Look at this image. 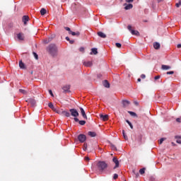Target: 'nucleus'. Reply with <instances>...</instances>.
<instances>
[{
  "instance_id": "f257e3e1",
  "label": "nucleus",
  "mask_w": 181,
  "mask_h": 181,
  "mask_svg": "<svg viewBox=\"0 0 181 181\" xmlns=\"http://www.w3.org/2000/svg\"><path fill=\"white\" fill-rule=\"evenodd\" d=\"M108 168V164L104 161H99L96 163V166L95 167V169L99 170L100 173H103L106 168Z\"/></svg>"
},
{
  "instance_id": "f03ea898",
  "label": "nucleus",
  "mask_w": 181,
  "mask_h": 181,
  "mask_svg": "<svg viewBox=\"0 0 181 181\" xmlns=\"http://www.w3.org/2000/svg\"><path fill=\"white\" fill-rule=\"evenodd\" d=\"M47 50L52 56H56V54H57V47L54 44H50L47 47Z\"/></svg>"
},
{
  "instance_id": "7ed1b4c3",
  "label": "nucleus",
  "mask_w": 181,
  "mask_h": 181,
  "mask_svg": "<svg viewBox=\"0 0 181 181\" xmlns=\"http://www.w3.org/2000/svg\"><path fill=\"white\" fill-rule=\"evenodd\" d=\"M128 30L132 33V35L134 36H139V32L138 30H135L132 29V26L128 25L127 26Z\"/></svg>"
},
{
  "instance_id": "20e7f679",
  "label": "nucleus",
  "mask_w": 181,
  "mask_h": 181,
  "mask_svg": "<svg viewBox=\"0 0 181 181\" xmlns=\"http://www.w3.org/2000/svg\"><path fill=\"white\" fill-rule=\"evenodd\" d=\"M64 29L69 32V35H72V36H80V32H73L69 27H64Z\"/></svg>"
},
{
  "instance_id": "39448f33",
  "label": "nucleus",
  "mask_w": 181,
  "mask_h": 181,
  "mask_svg": "<svg viewBox=\"0 0 181 181\" xmlns=\"http://www.w3.org/2000/svg\"><path fill=\"white\" fill-rule=\"evenodd\" d=\"M69 112L71 115V117H78L79 114H78V111H77V110L76 109H70L69 110Z\"/></svg>"
},
{
  "instance_id": "423d86ee",
  "label": "nucleus",
  "mask_w": 181,
  "mask_h": 181,
  "mask_svg": "<svg viewBox=\"0 0 181 181\" xmlns=\"http://www.w3.org/2000/svg\"><path fill=\"white\" fill-rule=\"evenodd\" d=\"M78 139L79 142H81L82 144L83 142H86V135H84V134H79L78 136Z\"/></svg>"
},
{
  "instance_id": "0eeeda50",
  "label": "nucleus",
  "mask_w": 181,
  "mask_h": 181,
  "mask_svg": "<svg viewBox=\"0 0 181 181\" xmlns=\"http://www.w3.org/2000/svg\"><path fill=\"white\" fill-rule=\"evenodd\" d=\"M17 38L18 40H25V35H23L22 33H20L17 34Z\"/></svg>"
},
{
  "instance_id": "6e6552de",
  "label": "nucleus",
  "mask_w": 181,
  "mask_h": 181,
  "mask_svg": "<svg viewBox=\"0 0 181 181\" xmlns=\"http://www.w3.org/2000/svg\"><path fill=\"white\" fill-rule=\"evenodd\" d=\"M124 9L126 11H128L129 9H132V8H134V6L131 4H124Z\"/></svg>"
},
{
  "instance_id": "1a4fd4ad",
  "label": "nucleus",
  "mask_w": 181,
  "mask_h": 181,
  "mask_svg": "<svg viewBox=\"0 0 181 181\" xmlns=\"http://www.w3.org/2000/svg\"><path fill=\"white\" fill-rule=\"evenodd\" d=\"M81 113L85 119H87V115L86 114V111H84V109L83 107H80Z\"/></svg>"
},
{
  "instance_id": "9d476101",
  "label": "nucleus",
  "mask_w": 181,
  "mask_h": 181,
  "mask_svg": "<svg viewBox=\"0 0 181 181\" xmlns=\"http://www.w3.org/2000/svg\"><path fill=\"white\" fill-rule=\"evenodd\" d=\"M114 163H115V166L114 168V169H116V168H119V161H118V159H117V158H113L112 159Z\"/></svg>"
},
{
  "instance_id": "9b49d317",
  "label": "nucleus",
  "mask_w": 181,
  "mask_h": 181,
  "mask_svg": "<svg viewBox=\"0 0 181 181\" xmlns=\"http://www.w3.org/2000/svg\"><path fill=\"white\" fill-rule=\"evenodd\" d=\"M100 118L102 121H107L108 119V115H100Z\"/></svg>"
},
{
  "instance_id": "f8f14e48",
  "label": "nucleus",
  "mask_w": 181,
  "mask_h": 181,
  "mask_svg": "<svg viewBox=\"0 0 181 181\" xmlns=\"http://www.w3.org/2000/svg\"><path fill=\"white\" fill-rule=\"evenodd\" d=\"M23 22L24 25H26V23H27L28 22H29V16H24L23 17Z\"/></svg>"
},
{
  "instance_id": "ddd939ff",
  "label": "nucleus",
  "mask_w": 181,
  "mask_h": 181,
  "mask_svg": "<svg viewBox=\"0 0 181 181\" xmlns=\"http://www.w3.org/2000/svg\"><path fill=\"white\" fill-rule=\"evenodd\" d=\"M83 65H85L86 67H91V66H93V62L90 61L84 62Z\"/></svg>"
},
{
  "instance_id": "4468645a",
  "label": "nucleus",
  "mask_w": 181,
  "mask_h": 181,
  "mask_svg": "<svg viewBox=\"0 0 181 181\" xmlns=\"http://www.w3.org/2000/svg\"><path fill=\"white\" fill-rule=\"evenodd\" d=\"M62 90L64 91V93H69L70 90V86L69 85H66L62 88Z\"/></svg>"
},
{
  "instance_id": "2eb2a0df",
  "label": "nucleus",
  "mask_w": 181,
  "mask_h": 181,
  "mask_svg": "<svg viewBox=\"0 0 181 181\" xmlns=\"http://www.w3.org/2000/svg\"><path fill=\"white\" fill-rule=\"evenodd\" d=\"M98 35L100 37H102L103 39H105V37H107V35L104 33H103V32H98Z\"/></svg>"
},
{
  "instance_id": "dca6fc26",
  "label": "nucleus",
  "mask_w": 181,
  "mask_h": 181,
  "mask_svg": "<svg viewBox=\"0 0 181 181\" xmlns=\"http://www.w3.org/2000/svg\"><path fill=\"white\" fill-rule=\"evenodd\" d=\"M52 40H53V37H49L48 39L44 40V43H45V45H47V43L52 42Z\"/></svg>"
},
{
  "instance_id": "f3484780",
  "label": "nucleus",
  "mask_w": 181,
  "mask_h": 181,
  "mask_svg": "<svg viewBox=\"0 0 181 181\" xmlns=\"http://www.w3.org/2000/svg\"><path fill=\"white\" fill-rule=\"evenodd\" d=\"M153 47L154 49H156V50H158V49L160 48V44H159V42H155L153 44Z\"/></svg>"
},
{
  "instance_id": "a211bd4d",
  "label": "nucleus",
  "mask_w": 181,
  "mask_h": 181,
  "mask_svg": "<svg viewBox=\"0 0 181 181\" xmlns=\"http://www.w3.org/2000/svg\"><path fill=\"white\" fill-rule=\"evenodd\" d=\"M98 51L97 50V48H92L90 54H98Z\"/></svg>"
},
{
  "instance_id": "6ab92c4d",
  "label": "nucleus",
  "mask_w": 181,
  "mask_h": 181,
  "mask_svg": "<svg viewBox=\"0 0 181 181\" xmlns=\"http://www.w3.org/2000/svg\"><path fill=\"white\" fill-rule=\"evenodd\" d=\"M62 114L63 115H65V117H70V115H71V113L66 110L62 111Z\"/></svg>"
},
{
  "instance_id": "aec40b11",
  "label": "nucleus",
  "mask_w": 181,
  "mask_h": 181,
  "mask_svg": "<svg viewBox=\"0 0 181 181\" xmlns=\"http://www.w3.org/2000/svg\"><path fill=\"white\" fill-rule=\"evenodd\" d=\"M103 86L106 88H110V83H108V81H104Z\"/></svg>"
},
{
  "instance_id": "412c9836",
  "label": "nucleus",
  "mask_w": 181,
  "mask_h": 181,
  "mask_svg": "<svg viewBox=\"0 0 181 181\" xmlns=\"http://www.w3.org/2000/svg\"><path fill=\"white\" fill-rule=\"evenodd\" d=\"M123 107H128L129 105V101L128 100H122Z\"/></svg>"
},
{
  "instance_id": "4be33fe9",
  "label": "nucleus",
  "mask_w": 181,
  "mask_h": 181,
  "mask_svg": "<svg viewBox=\"0 0 181 181\" xmlns=\"http://www.w3.org/2000/svg\"><path fill=\"white\" fill-rule=\"evenodd\" d=\"M48 107L51 108L52 111H56V108L54 107V105H53V103H49Z\"/></svg>"
},
{
  "instance_id": "5701e85b",
  "label": "nucleus",
  "mask_w": 181,
  "mask_h": 181,
  "mask_svg": "<svg viewBox=\"0 0 181 181\" xmlns=\"http://www.w3.org/2000/svg\"><path fill=\"white\" fill-rule=\"evenodd\" d=\"M163 70H170V66L168 65H162Z\"/></svg>"
},
{
  "instance_id": "b1692460",
  "label": "nucleus",
  "mask_w": 181,
  "mask_h": 181,
  "mask_svg": "<svg viewBox=\"0 0 181 181\" xmlns=\"http://www.w3.org/2000/svg\"><path fill=\"white\" fill-rule=\"evenodd\" d=\"M88 135H89V136H91L92 138H94V136H95V135L97 134L94 132H88Z\"/></svg>"
},
{
  "instance_id": "393cba45",
  "label": "nucleus",
  "mask_w": 181,
  "mask_h": 181,
  "mask_svg": "<svg viewBox=\"0 0 181 181\" xmlns=\"http://www.w3.org/2000/svg\"><path fill=\"white\" fill-rule=\"evenodd\" d=\"M19 67H20V69H25V64H23V62H22V61L19 62Z\"/></svg>"
},
{
  "instance_id": "a878e982",
  "label": "nucleus",
  "mask_w": 181,
  "mask_h": 181,
  "mask_svg": "<svg viewBox=\"0 0 181 181\" xmlns=\"http://www.w3.org/2000/svg\"><path fill=\"white\" fill-rule=\"evenodd\" d=\"M122 135H123L124 139L126 141H128V136H127V134H125V131L124 130L122 131Z\"/></svg>"
},
{
  "instance_id": "bb28decb",
  "label": "nucleus",
  "mask_w": 181,
  "mask_h": 181,
  "mask_svg": "<svg viewBox=\"0 0 181 181\" xmlns=\"http://www.w3.org/2000/svg\"><path fill=\"white\" fill-rule=\"evenodd\" d=\"M126 122L128 124V125H129L131 129H134V126L132 125V123L129 122V120H126Z\"/></svg>"
},
{
  "instance_id": "cd10ccee",
  "label": "nucleus",
  "mask_w": 181,
  "mask_h": 181,
  "mask_svg": "<svg viewBox=\"0 0 181 181\" xmlns=\"http://www.w3.org/2000/svg\"><path fill=\"white\" fill-rule=\"evenodd\" d=\"M47 11L45 8H42V9L40 10V13H41L42 16L46 15V13H47Z\"/></svg>"
},
{
  "instance_id": "c85d7f7f",
  "label": "nucleus",
  "mask_w": 181,
  "mask_h": 181,
  "mask_svg": "<svg viewBox=\"0 0 181 181\" xmlns=\"http://www.w3.org/2000/svg\"><path fill=\"white\" fill-rule=\"evenodd\" d=\"M19 91H20V93H21L22 94H24L25 95H26V94H28V92L23 89H20Z\"/></svg>"
},
{
  "instance_id": "c756f323",
  "label": "nucleus",
  "mask_w": 181,
  "mask_h": 181,
  "mask_svg": "<svg viewBox=\"0 0 181 181\" xmlns=\"http://www.w3.org/2000/svg\"><path fill=\"white\" fill-rule=\"evenodd\" d=\"M33 54L35 60H37L39 59V57L36 52H33Z\"/></svg>"
},
{
  "instance_id": "7c9ffc66",
  "label": "nucleus",
  "mask_w": 181,
  "mask_h": 181,
  "mask_svg": "<svg viewBox=\"0 0 181 181\" xmlns=\"http://www.w3.org/2000/svg\"><path fill=\"white\" fill-rule=\"evenodd\" d=\"M129 114H130L132 117H136V113L134 112L129 111Z\"/></svg>"
},
{
  "instance_id": "2f4dec72",
  "label": "nucleus",
  "mask_w": 181,
  "mask_h": 181,
  "mask_svg": "<svg viewBox=\"0 0 181 181\" xmlns=\"http://www.w3.org/2000/svg\"><path fill=\"white\" fill-rule=\"evenodd\" d=\"M78 122L80 125H86V121L84 120H79Z\"/></svg>"
},
{
  "instance_id": "473e14b6",
  "label": "nucleus",
  "mask_w": 181,
  "mask_h": 181,
  "mask_svg": "<svg viewBox=\"0 0 181 181\" xmlns=\"http://www.w3.org/2000/svg\"><path fill=\"white\" fill-rule=\"evenodd\" d=\"M139 173H140L141 175H144V173H145V168H141V169H140Z\"/></svg>"
},
{
  "instance_id": "72a5a7b5",
  "label": "nucleus",
  "mask_w": 181,
  "mask_h": 181,
  "mask_svg": "<svg viewBox=\"0 0 181 181\" xmlns=\"http://www.w3.org/2000/svg\"><path fill=\"white\" fill-rule=\"evenodd\" d=\"M111 148H112V151H117V147H115V146L114 144H111Z\"/></svg>"
},
{
  "instance_id": "f704fd0d",
  "label": "nucleus",
  "mask_w": 181,
  "mask_h": 181,
  "mask_svg": "<svg viewBox=\"0 0 181 181\" xmlns=\"http://www.w3.org/2000/svg\"><path fill=\"white\" fill-rule=\"evenodd\" d=\"M163 141H165V139L163 138L160 139L158 144H160V145H162V144H163Z\"/></svg>"
},
{
  "instance_id": "c9c22d12",
  "label": "nucleus",
  "mask_w": 181,
  "mask_h": 181,
  "mask_svg": "<svg viewBox=\"0 0 181 181\" xmlns=\"http://www.w3.org/2000/svg\"><path fill=\"white\" fill-rule=\"evenodd\" d=\"M115 46H116V47L119 48V47H121L122 45H121V43H119V42H117V43L115 44Z\"/></svg>"
},
{
  "instance_id": "e433bc0d",
  "label": "nucleus",
  "mask_w": 181,
  "mask_h": 181,
  "mask_svg": "<svg viewBox=\"0 0 181 181\" xmlns=\"http://www.w3.org/2000/svg\"><path fill=\"white\" fill-rule=\"evenodd\" d=\"M74 119L75 121V122H79L80 120L78 119V118H77V117H74Z\"/></svg>"
},
{
  "instance_id": "4c0bfd02",
  "label": "nucleus",
  "mask_w": 181,
  "mask_h": 181,
  "mask_svg": "<svg viewBox=\"0 0 181 181\" xmlns=\"http://www.w3.org/2000/svg\"><path fill=\"white\" fill-rule=\"evenodd\" d=\"M55 112H57V114H62V111L57 110V109H55V110H54Z\"/></svg>"
},
{
  "instance_id": "58836bf2",
  "label": "nucleus",
  "mask_w": 181,
  "mask_h": 181,
  "mask_svg": "<svg viewBox=\"0 0 181 181\" xmlns=\"http://www.w3.org/2000/svg\"><path fill=\"white\" fill-rule=\"evenodd\" d=\"M180 5H181V1H179L178 3H177L175 4V6H177V8H179V6H180Z\"/></svg>"
},
{
  "instance_id": "ea45409f",
  "label": "nucleus",
  "mask_w": 181,
  "mask_h": 181,
  "mask_svg": "<svg viewBox=\"0 0 181 181\" xmlns=\"http://www.w3.org/2000/svg\"><path fill=\"white\" fill-rule=\"evenodd\" d=\"M49 93L50 95H52V97H54V95L53 94V92L52 91V90H49Z\"/></svg>"
},
{
  "instance_id": "a19ab883",
  "label": "nucleus",
  "mask_w": 181,
  "mask_h": 181,
  "mask_svg": "<svg viewBox=\"0 0 181 181\" xmlns=\"http://www.w3.org/2000/svg\"><path fill=\"white\" fill-rule=\"evenodd\" d=\"M79 51L81 52L82 53L84 52V47H80Z\"/></svg>"
},
{
  "instance_id": "79ce46f5",
  "label": "nucleus",
  "mask_w": 181,
  "mask_h": 181,
  "mask_svg": "<svg viewBox=\"0 0 181 181\" xmlns=\"http://www.w3.org/2000/svg\"><path fill=\"white\" fill-rule=\"evenodd\" d=\"M113 179H118V175L117 174H114V176H113Z\"/></svg>"
},
{
  "instance_id": "37998d69",
  "label": "nucleus",
  "mask_w": 181,
  "mask_h": 181,
  "mask_svg": "<svg viewBox=\"0 0 181 181\" xmlns=\"http://www.w3.org/2000/svg\"><path fill=\"white\" fill-rule=\"evenodd\" d=\"M174 71H168L167 74H174Z\"/></svg>"
},
{
  "instance_id": "c03bdc74",
  "label": "nucleus",
  "mask_w": 181,
  "mask_h": 181,
  "mask_svg": "<svg viewBox=\"0 0 181 181\" xmlns=\"http://www.w3.org/2000/svg\"><path fill=\"white\" fill-rule=\"evenodd\" d=\"M155 80H159V78H160V76H155Z\"/></svg>"
},
{
  "instance_id": "a18cd8bd",
  "label": "nucleus",
  "mask_w": 181,
  "mask_h": 181,
  "mask_svg": "<svg viewBox=\"0 0 181 181\" xmlns=\"http://www.w3.org/2000/svg\"><path fill=\"white\" fill-rule=\"evenodd\" d=\"M175 139H181V136H175Z\"/></svg>"
},
{
  "instance_id": "49530a36",
  "label": "nucleus",
  "mask_w": 181,
  "mask_h": 181,
  "mask_svg": "<svg viewBox=\"0 0 181 181\" xmlns=\"http://www.w3.org/2000/svg\"><path fill=\"white\" fill-rule=\"evenodd\" d=\"M126 2H128L129 4L131 2H134V0H126Z\"/></svg>"
},
{
  "instance_id": "de8ad7c7",
  "label": "nucleus",
  "mask_w": 181,
  "mask_h": 181,
  "mask_svg": "<svg viewBox=\"0 0 181 181\" xmlns=\"http://www.w3.org/2000/svg\"><path fill=\"white\" fill-rule=\"evenodd\" d=\"M69 43H70L71 45H73V43H74V40H69Z\"/></svg>"
},
{
  "instance_id": "09e8293b",
  "label": "nucleus",
  "mask_w": 181,
  "mask_h": 181,
  "mask_svg": "<svg viewBox=\"0 0 181 181\" xmlns=\"http://www.w3.org/2000/svg\"><path fill=\"white\" fill-rule=\"evenodd\" d=\"M145 77H146L145 74H141V78H145Z\"/></svg>"
},
{
  "instance_id": "8fccbe9b",
  "label": "nucleus",
  "mask_w": 181,
  "mask_h": 181,
  "mask_svg": "<svg viewBox=\"0 0 181 181\" xmlns=\"http://www.w3.org/2000/svg\"><path fill=\"white\" fill-rule=\"evenodd\" d=\"M176 142H177V144H181V140L177 139V140L176 141Z\"/></svg>"
},
{
  "instance_id": "3c124183",
  "label": "nucleus",
  "mask_w": 181,
  "mask_h": 181,
  "mask_svg": "<svg viewBox=\"0 0 181 181\" xmlns=\"http://www.w3.org/2000/svg\"><path fill=\"white\" fill-rule=\"evenodd\" d=\"M177 47L178 49H180V47H181V44H178V45H177Z\"/></svg>"
},
{
  "instance_id": "603ef678",
  "label": "nucleus",
  "mask_w": 181,
  "mask_h": 181,
  "mask_svg": "<svg viewBox=\"0 0 181 181\" xmlns=\"http://www.w3.org/2000/svg\"><path fill=\"white\" fill-rule=\"evenodd\" d=\"M176 121H177V122H180V118H177Z\"/></svg>"
},
{
  "instance_id": "864d4df0",
  "label": "nucleus",
  "mask_w": 181,
  "mask_h": 181,
  "mask_svg": "<svg viewBox=\"0 0 181 181\" xmlns=\"http://www.w3.org/2000/svg\"><path fill=\"white\" fill-rule=\"evenodd\" d=\"M66 40H67L68 42H69L70 38L69 37H66Z\"/></svg>"
},
{
  "instance_id": "5fc2aeb1",
  "label": "nucleus",
  "mask_w": 181,
  "mask_h": 181,
  "mask_svg": "<svg viewBox=\"0 0 181 181\" xmlns=\"http://www.w3.org/2000/svg\"><path fill=\"white\" fill-rule=\"evenodd\" d=\"M85 159H86V160H90V158H88V157H86Z\"/></svg>"
},
{
  "instance_id": "6e6d98bb",
  "label": "nucleus",
  "mask_w": 181,
  "mask_h": 181,
  "mask_svg": "<svg viewBox=\"0 0 181 181\" xmlns=\"http://www.w3.org/2000/svg\"><path fill=\"white\" fill-rule=\"evenodd\" d=\"M134 104H135L136 105H138V102H134Z\"/></svg>"
},
{
  "instance_id": "4d7b16f0",
  "label": "nucleus",
  "mask_w": 181,
  "mask_h": 181,
  "mask_svg": "<svg viewBox=\"0 0 181 181\" xmlns=\"http://www.w3.org/2000/svg\"><path fill=\"white\" fill-rule=\"evenodd\" d=\"M137 81H138L139 82H140V81H141V78H139L137 79Z\"/></svg>"
},
{
  "instance_id": "13d9d810",
  "label": "nucleus",
  "mask_w": 181,
  "mask_h": 181,
  "mask_svg": "<svg viewBox=\"0 0 181 181\" xmlns=\"http://www.w3.org/2000/svg\"><path fill=\"white\" fill-rule=\"evenodd\" d=\"M172 145H173V146H175V143L172 142Z\"/></svg>"
},
{
  "instance_id": "bf43d9fd",
  "label": "nucleus",
  "mask_w": 181,
  "mask_h": 181,
  "mask_svg": "<svg viewBox=\"0 0 181 181\" xmlns=\"http://www.w3.org/2000/svg\"><path fill=\"white\" fill-rule=\"evenodd\" d=\"M85 148H87V145L84 144Z\"/></svg>"
},
{
  "instance_id": "052dcab7",
  "label": "nucleus",
  "mask_w": 181,
  "mask_h": 181,
  "mask_svg": "<svg viewBox=\"0 0 181 181\" xmlns=\"http://www.w3.org/2000/svg\"><path fill=\"white\" fill-rule=\"evenodd\" d=\"M33 104H35V100H33Z\"/></svg>"
},
{
  "instance_id": "680f3d73",
  "label": "nucleus",
  "mask_w": 181,
  "mask_h": 181,
  "mask_svg": "<svg viewBox=\"0 0 181 181\" xmlns=\"http://www.w3.org/2000/svg\"><path fill=\"white\" fill-rule=\"evenodd\" d=\"M139 174L137 173V174H136V176H139Z\"/></svg>"
}]
</instances>
